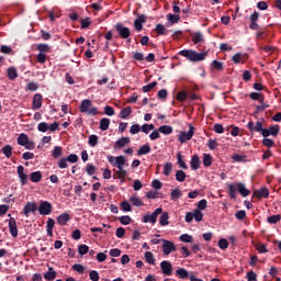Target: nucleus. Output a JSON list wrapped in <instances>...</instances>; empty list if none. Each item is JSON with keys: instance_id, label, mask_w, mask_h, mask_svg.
Segmentation results:
<instances>
[{"instance_id": "5", "label": "nucleus", "mask_w": 281, "mask_h": 281, "mask_svg": "<svg viewBox=\"0 0 281 281\" xmlns=\"http://www.w3.org/2000/svg\"><path fill=\"white\" fill-rule=\"evenodd\" d=\"M192 137H194V126H192V124H190L189 131L180 132L178 139H179L180 144H186V142H190V139H192Z\"/></svg>"}, {"instance_id": "63", "label": "nucleus", "mask_w": 281, "mask_h": 281, "mask_svg": "<svg viewBox=\"0 0 281 281\" xmlns=\"http://www.w3.org/2000/svg\"><path fill=\"white\" fill-rule=\"evenodd\" d=\"M121 207L123 212H131L133 210V207L131 206V203H128L127 201H123L121 203Z\"/></svg>"}, {"instance_id": "54", "label": "nucleus", "mask_w": 281, "mask_h": 281, "mask_svg": "<svg viewBox=\"0 0 281 281\" xmlns=\"http://www.w3.org/2000/svg\"><path fill=\"white\" fill-rule=\"evenodd\" d=\"M155 87H157V81H153L151 83L144 86L143 91H144V93H148V92L153 91V89Z\"/></svg>"}, {"instance_id": "22", "label": "nucleus", "mask_w": 281, "mask_h": 281, "mask_svg": "<svg viewBox=\"0 0 281 281\" xmlns=\"http://www.w3.org/2000/svg\"><path fill=\"white\" fill-rule=\"evenodd\" d=\"M191 36L194 45H199V43H203V41H205V38L203 37V33L201 32H195Z\"/></svg>"}, {"instance_id": "26", "label": "nucleus", "mask_w": 281, "mask_h": 281, "mask_svg": "<svg viewBox=\"0 0 281 281\" xmlns=\"http://www.w3.org/2000/svg\"><path fill=\"white\" fill-rule=\"evenodd\" d=\"M44 279L47 281L56 280V270L53 267L48 268V271L44 273Z\"/></svg>"}, {"instance_id": "62", "label": "nucleus", "mask_w": 281, "mask_h": 281, "mask_svg": "<svg viewBox=\"0 0 281 281\" xmlns=\"http://www.w3.org/2000/svg\"><path fill=\"white\" fill-rule=\"evenodd\" d=\"M89 278L92 281H100V273H98V271H95V270H92L89 273Z\"/></svg>"}, {"instance_id": "52", "label": "nucleus", "mask_w": 281, "mask_h": 281, "mask_svg": "<svg viewBox=\"0 0 281 281\" xmlns=\"http://www.w3.org/2000/svg\"><path fill=\"white\" fill-rule=\"evenodd\" d=\"M246 217H247V212L244 210L237 211L235 213V218H237V221H245Z\"/></svg>"}, {"instance_id": "43", "label": "nucleus", "mask_w": 281, "mask_h": 281, "mask_svg": "<svg viewBox=\"0 0 281 281\" xmlns=\"http://www.w3.org/2000/svg\"><path fill=\"white\" fill-rule=\"evenodd\" d=\"M61 155H63V147L55 146L52 151V156L54 157V159H58V157H60Z\"/></svg>"}, {"instance_id": "2", "label": "nucleus", "mask_w": 281, "mask_h": 281, "mask_svg": "<svg viewBox=\"0 0 281 281\" xmlns=\"http://www.w3.org/2000/svg\"><path fill=\"white\" fill-rule=\"evenodd\" d=\"M92 102L89 99L82 100L80 104V113H88V115H98V108H91Z\"/></svg>"}, {"instance_id": "20", "label": "nucleus", "mask_w": 281, "mask_h": 281, "mask_svg": "<svg viewBox=\"0 0 281 281\" xmlns=\"http://www.w3.org/2000/svg\"><path fill=\"white\" fill-rule=\"evenodd\" d=\"M233 63H235V65H238L240 63H246L247 61V55L241 54V53H237L232 57Z\"/></svg>"}, {"instance_id": "24", "label": "nucleus", "mask_w": 281, "mask_h": 281, "mask_svg": "<svg viewBox=\"0 0 281 281\" xmlns=\"http://www.w3.org/2000/svg\"><path fill=\"white\" fill-rule=\"evenodd\" d=\"M131 113H133V109L131 106H126L120 112L121 120H127V117H131Z\"/></svg>"}, {"instance_id": "40", "label": "nucleus", "mask_w": 281, "mask_h": 281, "mask_svg": "<svg viewBox=\"0 0 281 281\" xmlns=\"http://www.w3.org/2000/svg\"><path fill=\"white\" fill-rule=\"evenodd\" d=\"M145 260L148 265H153L155 266V255H153V252L150 251H146L145 252Z\"/></svg>"}, {"instance_id": "3", "label": "nucleus", "mask_w": 281, "mask_h": 281, "mask_svg": "<svg viewBox=\"0 0 281 281\" xmlns=\"http://www.w3.org/2000/svg\"><path fill=\"white\" fill-rule=\"evenodd\" d=\"M115 30H116L120 38H123L127 43H131V29L130 27L124 26V24H122V23H116Z\"/></svg>"}, {"instance_id": "33", "label": "nucleus", "mask_w": 281, "mask_h": 281, "mask_svg": "<svg viewBox=\"0 0 281 281\" xmlns=\"http://www.w3.org/2000/svg\"><path fill=\"white\" fill-rule=\"evenodd\" d=\"M8 78L9 80H16V78H19V72H16V68L11 67L8 69Z\"/></svg>"}, {"instance_id": "39", "label": "nucleus", "mask_w": 281, "mask_h": 281, "mask_svg": "<svg viewBox=\"0 0 281 281\" xmlns=\"http://www.w3.org/2000/svg\"><path fill=\"white\" fill-rule=\"evenodd\" d=\"M130 201L134 207H142V205H144V202L137 196H131Z\"/></svg>"}, {"instance_id": "51", "label": "nucleus", "mask_w": 281, "mask_h": 281, "mask_svg": "<svg viewBox=\"0 0 281 281\" xmlns=\"http://www.w3.org/2000/svg\"><path fill=\"white\" fill-rule=\"evenodd\" d=\"M212 67L213 69H216V71H223L224 69L223 61H218L216 59L212 61Z\"/></svg>"}, {"instance_id": "48", "label": "nucleus", "mask_w": 281, "mask_h": 281, "mask_svg": "<svg viewBox=\"0 0 281 281\" xmlns=\"http://www.w3.org/2000/svg\"><path fill=\"white\" fill-rule=\"evenodd\" d=\"M177 159H178V165L183 169V170H188V165L186 164V161H183V156H181V153L177 154Z\"/></svg>"}, {"instance_id": "38", "label": "nucleus", "mask_w": 281, "mask_h": 281, "mask_svg": "<svg viewBox=\"0 0 281 281\" xmlns=\"http://www.w3.org/2000/svg\"><path fill=\"white\" fill-rule=\"evenodd\" d=\"M148 153H150V145L145 144L143 146L139 147L137 155L142 156V155H148Z\"/></svg>"}, {"instance_id": "13", "label": "nucleus", "mask_w": 281, "mask_h": 281, "mask_svg": "<svg viewBox=\"0 0 281 281\" xmlns=\"http://www.w3.org/2000/svg\"><path fill=\"white\" fill-rule=\"evenodd\" d=\"M41 106H43V94L36 93L33 97V103H32L33 111H38Z\"/></svg>"}, {"instance_id": "60", "label": "nucleus", "mask_w": 281, "mask_h": 281, "mask_svg": "<svg viewBox=\"0 0 281 281\" xmlns=\"http://www.w3.org/2000/svg\"><path fill=\"white\" fill-rule=\"evenodd\" d=\"M207 207V200L203 199L199 201L198 207L195 210H199L200 212L205 210Z\"/></svg>"}, {"instance_id": "49", "label": "nucleus", "mask_w": 281, "mask_h": 281, "mask_svg": "<svg viewBox=\"0 0 281 281\" xmlns=\"http://www.w3.org/2000/svg\"><path fill=\"white\" fill-rule=\"evenodd\" d=\"M193 218H195L196 223H201V221H203V212L199 211V209H195L193 211Z\"/></svg>"}, {"instance_id": "32", "label": "nucleus", "mask_w": 281, "mask_h": 281, "mask_svg": "<svg viewBox=\"0 0 281 281\" xmlns=\"http://www.w3.org/2000/svg\"><path fill=\"white\" fill-rule=\"evenodd\" d=\"M99 139L100 137H98V135L95 134L90 135L88 139L89 146H91L92 148H95V146H98Z\"/></svg>"}, {"instance_id": "23", "label": "nucleus", "mask_w": 281, "mask_h": 281, "mask_svg": "<svg viewBox=\"0 0 281 281\" xmlns=\"http://www.w3.org/2000/svg\"><path fill=\"white\" fill-rule=\"evenodd\" d=\"M114 166H116V168L119 170H122V168H124V166H126V157H124V156L116 157Z\"/></svg>"}, {"instance_id": "55", "label": "nucleus", "mask_w": 281, "mask_h": 281, "mask_svg": "<svg viewBox=\"0 0 281 281\" xmlns=\"http://www.w3.org/2000/svg\"><path fill=\"white\" fill-rule=\"evenodd\" d=\"M167 19H168V21L170 22V23H172V24H175V23H179V21H180V16L179 15H175V14H172V13H169L168 15H167Z\"/></svg>"}, {"instance_id": "44", "label": "nucleus", "mask_w": 281, "mask_h": 281, "mask_svg": "<svg viewBox=\"0 0 281 281\" xmlns=\"http://www.w3.org/2000/svg\"><path fill=\"white\" fill-rule=\"evenodd\" d=\"M155 32L158 34V36H165L166 26L164 24H157L155 27Z\"/></svg>"}, {"instance_id": "27", "label": "nucleus", "mask_w": 281, "mask_h": 281, "mask_svg": "<svg viewBox=\"0 0 281 281\" xmlns=\"http://www.w3.org/2000/svg\"><path fill=\"white\" fill-rule=\"evenodd\" d=\"M109 126H111V120L110 119H101L100 120V125H99V128L101 131H109Z\"/></svg>"}, {"instance_id": "31", "label": "nucleus", "mask_w": 281, "mask_h": 281, "mask_svg": "<svg viewBox=\"0 0 281 281\" xmlns=\"http://www.w3.org/2000/svg\"><path fill=\"white\" fill-rule=\"evenodd\" d=\"M183 196V193L179 189H173L170 194L171 201H177Z\"/></svg>"}, {"instance_id": "1", "label": "nucleus", "mask_w": 281, "mask_h": 281, "mask_svg": "<svg viewBox=\"0 0 281 281\" xmlns=\"http://www.w3.org/2000/svg\"><path fill=\"white\" fill-rule=\"evenodd\" d=\"M180 56L188 58L191 63H201L204 58H207V52L198 53L196 50L182 49L179 52Z\"/></svg>"}, {"instance_id": "7", "label": "nucleus", "mask_w": 281, "mask_h": 281, "mask_svg": "<svg viewBox=\"0 0 281 281\" xmlns=\"http://www.w3.org/2000/svg\"><path fill=\"white\" fill-rule=\"evenodd\" d=\"M164 212V209L158 207L150 215H144L143 216V223H151L153 225H155V223H157V216H159V214H161Z\"/></svg>"}, {"instance_id": "50", "label": "nucleus", "mask_w": 281, "mask_h": 281, "mask_svg": "<svg viewBox=\"0 0 281 281\" xmlns=\"http://www.w3.org/2000/svg\"><path fill=\"white\" fill-rule=\"evenodd\" d=\"M280 221H281L280 214L271 215L268 217V223H270L271 225H276V223H280Z\"/></svg>"}, {"instance_id": "36", "label": "nucleus", "mask_w": 281, "mask_h": 281, "mask_svg": "<svg viewBox=\"0 0 281 281\" xmlns=\"http://www.w3.org/2000/svg\"><path fill=\"white\" fill-rule=\"evenodd\" d=\"M232 159L237 161L238 164H245L247 161V157L245 155H240V154H234L232 156Z\"/></svg>"}, {"instance_id": "53", "label": "nucleus", "mask_w": 281, "mask_h": 281, "mask_svg": "<svg viewBox=\"0 0 281 281\" xmlns=\"http://www.w3.org/2000/svg\"><path fill=\"white\" fill-rule=\"evenodd\" d=\"M119 221H120L121 225H131V221H133V220L128 215H123V216L119 217Z\"/></svg>"}, {"instance_id": "46", "label": "nucleus", "mask_w": 281, "mask_h": 281, "mask_svg": "<svg viewBox=\"0 0 281 281\" xmlns=\"http://www.w3.org/2000/svg\"><path fill=\"white\" fill-rule=\"evenodd\" d=\"M37 131H40V133H47V131H49V124H47V122H41L37 125Z\"/></svg>"}, {"instance_id": "64", "label": "nucleus", "mask_w": 281, "mask_h": 281, "mask_svg": "<svg viewBox=\"0 0 281 281\" xmlns=\"http://www.w3.org/2000/svg\"><path fill=\"white\" fill-rule=\"evenodd\" d=\"M247 281H258V274L254 271L247 272Z\"/></svg>"}, {"instance_id": "41", "label": "nucleus", "mask_w": 281, "mask_h": 281, "mask_svg": "<svg viewBox=\"0 0 281 281\" xmlns=\"http://www.w3.org/2000/svg\"><path fill=\"white\" fill-rule=\"evenodd\" d=\"M203 166H204V168H210V166H212V155L204 154V156H203Z\"/></svg>"}, {"instance_id": "19", "label": "nucleus", "mask_w": 281, "mask_h": 281, "mask_svg": "<svg viewBox=\"0 0 281 281\" xmlns=\"http://www.w3.org/2000/svg\"><path fill=\"white\" fill-rule=\"evenodd\" d=\"M30 181L32 183H41L43 181V172L41 171H34L30 175Z\"/></svg>"}, {"instance_id": "59", "label": "nucleus", "mask_w": 281, "mask_h": 281, "mask_svg": "<svg viewBox=\"0 0 281 281\" xmlns=\"http://www.w3.org/2000/svg\"><path fill=\"white\" fill-rule=\"evenodd\" d=\"M207 147L210 150H216L218 148V142L216 139H209Z\"/></svg>"}, {"instance_id": "25", "label": "nucleus", "mask_w": 281, "mask_h": 281, "mask_svg": "<svg viewBox=\"0 0 281 281\" xmlns=\"http://www.w3.org/2000/svg\"><path fill=\"white\" fill-rule=\"evenodd\" d=\"M191 168L192 170H199V168H201V160L199 159L198 155L192 156Z\"/></svg>"}, {"instance_id": "61", "label": "nucleus", "mask_w": 281, "mask_h": 281, "mask_svg": "<svg viewBox=\"0 0 281 281\" xmlns=\"http://www.w3.org/2000/svg\"><path fill=\"white\" fill-rule=\"evenodd\" d=\"M139 131H142V127L139 126V124H134L130 128L131 135H137V133H139Z\"/></svg>"}, {"instance_id": "4", "label": "nucleus", "mask_w": 281, "mask_h": 281, "mask_svg": "<svg viewBox=\"0 0 281 281\" xmlns=\"http://www.w3.org/2000/svg\"><path fill=\"white\" fill-rule=\"evenodd\" d=\"M78 159H79L78 155L70 154L67 156V158H60L57 162V166H58V168H60V170H65V168L68 167L67 161L69 164H78Z\"/></svg>"}, {"instance_id": "8", "label": "nucleus", "mask_w": 281, "mask_h": 281, "mask_svg": "<svg viewBox=\"0 0 281 281\" xmlns=\"http://www.w3.org/2000/svg\"><path fill=\"white\" fill-rule=\"evenodd\" d=\"M38 211V204L36 202H27L23 207V214L26 218L30 217V214H34Z\"/></svg>"}, {"instance_id": "58", "label": "nucleus", "mask_w": 281, "mask_h": 281, "mask_svg": "<svg viewBox=\"0 0 281 281\" xmlns=\"http://www.w3.org/2000/svg\"><path fill=\"white\" fill-rule=\"evenodd\" d=\"M218 247H220V249L225 250V249H227V247H229V241H227V239H225V238H222L218 240Z\"/></svg>"}, {"instance_id": "12", "label": "nucleus", "mask_w": 281, "mask_h": 281, "mask_svg": "<svg viewBox=\"0 0 281 281\" xmlns=\"http://www.w3.org/2000/svg\"><path fill=\"white\" fill-rule=\"evenodd\" d=\"M18 177L20 179L21 186H27V176L25 173V167H23L22 165L18 167Z\"/></svg>"}, {"instance_id": "17", "label": "nucleus", "mask_w": 281, "mask_h": 281, "mask_svg": "<svg viewBox=\"0 0 281 281\" xmlns=\"http://www.w3.org/2000/svg\"><path fill=\"white\" fill-rule=\"evenodd\" d=\"M235 188L244 198L249 196V194H251V191H249V189L245 187V183L238 182L237 184H235Z\"/></svg>"}, {"instance_id": "57", "label": "nucleus", "mask_w": 281, "mask_h": 281, "mask_svg": "<svg viewBox=\"0 0 281 281\" xmlns=\"http://www.w3.org/2000/svg\"><path fill=\"white\" fill-rule=\"evenodd\" d=\"M128 176V172L124 170V168H121L116 171V179H124Z\"/></svg>"}, {"instance_id": "47", "label": "nucleus", "mask_w": 281, "mask_h": 281, "mask_svg": "<svg viewBox=\"0 0 281 281\" xmlns=\"http://www.w3.org/2000/svg\"><path fill=\"white\" fill-rule=\"evenodd\" d=\"M170 172H172V164L166 162L164 166L162 175H165L166 177H170Z\"/></svg>"}, {"instance_id": "21", "label": "nucleus", "mask_w": 281, "mask_h": 281, "mask_svg": "<svg viewBox=\"0 0 281 281\" xmlns=\"http://www.w3.org/2000/svg\"><path fill=\"white\" fill-rule=\"evenodd\" d=\"M176 276H178V278H180L181 280H188V278H190V272H188L186 268H179L178 270H176Z\"/></svg>"}, {"instance_id": "6", "label": "nucleus", "mask_w": 281, "mask_h": 281, "mask_svg": "<svg viewBox=\"0 0 281 281\" xmlns=\"http://www.w3.org/2000/svg\"><path fill=\"white\" fill-rule=\"evenodd\" d=\"M37 210L41 216H49V214H52V210H54V206L49 203V201H40V206Z\"/></svg>"}, {"instance_id": "34", "label": "nucleus", "mask_w": 281, "mask_h": 281, "mask_svg": "<svg viewBox=\"0 0 281 281\" xmlns=\"http://www.w3.org/2000/svg\"><path fill=\"white\" fill-rule=\"evenodd\" d=\"M12 150L13 148L11 147V145H5L4 147L1 148V153L4 154L7 159H10V157H12Z\"/></svg>"}, {"instance_id": "45", "label": "nucleus", "mask_w": 281, "mask_h": 281, "mask_svg": "<svg viewBox=\"0 0 281 281\" xmlns=\"http://www.w3.org/2000/svg\"><path fill=\"white\" fill-rule=\"evenodd\" d=\"M78 254L80 256H87V254H89V246L82 244L78 246Z\"/></svg>"}, {"instance_id": "28", "label": "nucleus", "mask_w": 281, "mask_h": 281, "mask_svg": "<svg viewBox=\"0 0 281 281\" xmlns=\"http://www.w3.org/2000/svg\"><path fill=\"white\" fill-rule=\"evenodd\" d=\"M27 142H30V137L27 136V134L22 133L19 135L18 137L19 146H25Z\"/></svg>"}, {"instance_id": "37", "label": "nucleus", "mask_w": 281, "mask_h": 281, "mask_svg": "<svg viewBox=\"0 0 281 281\" xmlns=\"http://www.w3.org/2000/svg\"><path fill=\"white\" fill-rule=\"evenodd\" d=\"M189 95L187 91H179L177 93L176 100H178V102H186L188 100Z\"/></svg>"}, {"instance_id": "15", "label": "nucleus", "mask_w": 281, "mask_h": 281, "mask_svg": "<svg viewBox=\"0 0 281 281\" xmlns=\"http://www.w3.org/2000/svg\"><path fill=\"white\" fill-rule=\"evenodd\" d=\"M256 199H269V189L268 188H262L260 190H254L252 198Z\"/></svg>"}, {"instance_id": "10", "label": "nucleus", "mask_w": 281, "mask_h": 281, "mask_svg": "<svg viewBox=\"0 0 281 281\" xmlns=\"http://www.w3.org/2000/svg\"><path fill=\"white\" fill-rule=\"evenodd\" d=\"M247 128L249 130L251 135H254V133H260L262 131V122L257 121L256 123H254V121H250L247 124Z\"/></svg>"}, {"instance_id": "16", "label": "nucleus", "mask_w": 281, "mask_h": 281, "mask_svg": "<svg viewBox=\"0 0 281 281\" xmlns=\"http://www.w3.org/2000/svg\"><path fill=\"white\" fill-rule=\"evenodd\" d=\"M131 144L130 137H121L114 143V148H124L125 146H128Z\"/></svg>"}, {"instance_id": "9", "label": "nucleus", "mask_w": 281, "mask_h": 281, "mask_svg": "<svg viewBox=\"0 0 281 281\" xmlns=\"http://www.w3.org/2000/svg\"><path fill=\"white\" fill-rule=\"evenodd\" d=\"M162 254L165 256H170V254H172V251H177V246H175V243L170 241V240H162Z\"/></svg>"}, {"instance_id": "35", "label": "nucleus", "mask_w": 281, "mask_h": 281, "mask_svg": "<svg viewBox=\"0 0 281 281\" xmlns=\"http://www.w3.org/2000/svg\"><path fill=\"white\" fill-rule=\"evenodd\" d=\"M186 177H188V176L186 175V171H183V170H178L176 172V181H179V183H183V181H186Z\"/></svg>"}, {"instance_id": "18", "label": "nucleus", "mask_w": 281, "mask_h": 281, "mask_svg": "<svg viewBox=\"0 0 281 281\" xmlns=\"http://www.w3.org/2000/svg\"><path fill=\"white\" fill-rule=\"evenodd\" d=\"M70 221H71V215H69V213H61L57 217L58 225H67V223H69Z\"/></svg>"}, {"instance_id": "30", "label": "nucleus", "mask_w": 281, "mask_h": 281, "mask_svg": "<svg viewBox=\"0 0 281 281\" xmlns=\"http://www.w3.org/2000/svg\"><path fill=\"white\" fill-rule=\"evenodd\" d=\"M159 133H162V135H172V126L170 125H162L158 128Z\"/></svg>"}, {"instance_id": "14", "label": "nucleus", "mask_w": 281, "mask_h": 281, "mask_svg": "<svg viewBox=\"0 0 281 281\" xmlns=\"http://www.w3.org/2000/svg\"><path fill=\"white\" fill-rule=\"evenodd\" d=\"M160 269L164 276H172V263L170 261H161Z\"/></svg>"}, {"instance_id": "11", "label": "nucleus", "mask_w": 281, "mask_h": 281, "mask_svg": "<svg viewBox=\"0 0 281 281\" xmlns=\"http://www.w3.org/2000/svg\"><path fill=\"white\" fill-rule=\"evenodd\" d=\"M9 232L12 238H16V236H19V227L16 226V220L14 217L9 218Z\"/></svg>"}, {"instance_id": "29", "label": "nucleus", "mask_w": 281, "mask_h": 281, "mask_svg": "<svg viewBox=\"0 0 281 281\" xmlns=\"http://www.w3.org/2000/svg\"><path fill=\"white\" fill-rule=\"evenodd\" d=\"M168 218H170L168 212L162 213L159 220V225H161V227H166V225H169L170 222H168Z\"/></svg>"}, {"instance_id": "42", "label": "nucleus", "mask_w": 281, "mask_h": 281, "mask_svg": "<svg viewBox=\"0 0 281 281\" xmlns=\"http://www.w3.org/2000/svg\"><path fill=\"white\" fill-rule=\"evenodd\" d=\"M236 184H228V194L231 196V199H233L234 201H236Z\"/></svg>"}, {"instance_id": "56", "label": "nucleus", "mask_w": 281, "mask_h": 281, "mask_svg": "<svg viewBox=\"0 0 281 281\" xmlns=\"http://www.w3.org/2000/svg\"><path fill=\"white\" fill-rule=\"evenodd\" d=\"M180 240H181V243H193L194 237H192L191 235H188V234H183L180 236Z\"/></svg>"}]
</instances>
